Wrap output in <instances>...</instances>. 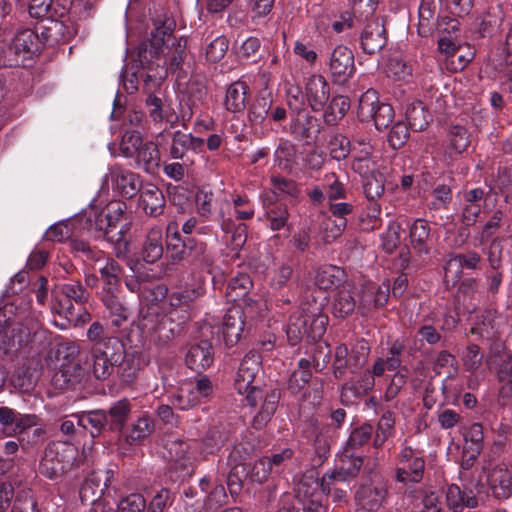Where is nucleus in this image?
I'll return each mask as SVG.
<instances>
[{
  "label": "nucleus",
  "mask_w": 512,
  "mask_h": 512,
  "mask_svg": "<svg viewBox=\"0 0 512 512\" xmlns=\"http://www.w3.org/2000/svg\"><path fill=\"white\" fill-rule=\"evenodd\" d=\"M34 31H36L38 34L42 49L45 46H53L59 42H62L65 38V26L63 22L58 21L53 17L44 19L43 21L37 23Z\"/></svg>",
  "instance_id": "a19ab883"
},
{
  "label": "nucleus",
  "mask_w": 512,
  "mask_h": 512,
  "mask_svg": "<svg viewBox=\"0 0 512 512\" xmlns=\"http://www.w3.org/2000/svg\"><path fill=\"white\" fill-rule=\"evenodd\" d=\"M385 175L372 171L363 179V192L368 201H378L385 191Z\"/></svg>",
  "instance_id": "338daca9"
},
{
  "label": "nucleus",
  "mask_w": 512,
  "mask_h": 512,
  "mask_svg": "<svg viewBox=\"0 0 512 512\" xmlns=\"http://www.w3.org/2000/svg\"><path fill=\"white\" fill-rule=\"evenodd\" d=\"M163 237L159 227H153L147 233L142 246L141 256L148 264H154L163 256Z\"/></svg>",
  "instance_id": "09e8293b"
},
{
  "label": "nucleus",
  "mask_w": 512,
  "mask_h": 512,
  "mask_svg": "<svg viewBox=\"0 0 512 512\" xmlns=\"http://www.w3.org/2000/svg\"><path fill=\"white\" fill-rule=\"evenodd\" d=\"M312 362L307 358H300L297 367L289 375L285 389L293 396L305 398L308 392V384L312 380Z\"/></svg>",
  "instance_id": "c85d7f7f"
},
{
  "label": "nucleus",
  "mask_w": 512,
  "mask_h": 512,
  "mask_svg": "<svg viewBox=\"0 0 512 512\" xmlns=\"http://www.w3.org/2000/svg\"><path fill=\"white\" fill-rule=\"evenodd\" d=\"M297 147L287 139H281L274 151V165L283 171H292L296 165Z\"/></svg>",
  "instance_id": "4d7b16f0"
},
{
  "label": "nucleus",
  "mask_w": 512,
  "mask_h": 512,
  "mask_svg": "<svg viewBox=\"0 0 512 512\" xmlns=\"http://www.w3.org/2000/svg\"><path fill=\"white\" fill-rule=\"evenodd\" d=\"M214 391L213 383L207 375H199L194 380L184 379L177 391L169 399L176 409L186 411L208 399Z\"/></svg>",
  "instance_id": "f8f14e48"
},
{
  "label": "nucleus",
  "mask_w": 512,
  "mask_h": 512,
  "mask_svg": "<svg viewBox=\"0 0 512 512\" xmlns=\"http://www.w3.org/2000/svg\"><path fill=\"white\" fill-rule=\"evenodd\" d=\"M176 22L167 13L157 15L153 19V28L149 37L141 42L137 48V61L142 67L153 70L154 65L158 68L164 66L168 74H176L177 79L187 76V39L177 38L174 35Z\"/></svg>",
  "instance_id": "f257e3e1"
},
{
  "label": "nucleus",
  "mask_w": 512,
  "mask_h": 512,
  "mask_svg": "<svg viewBox=\"0 0 512 512\" xmlns=\"http://www.w3.org/2000/svg\"><path fill=\"white\" fill-rule=\"evenodd\" d=\"M176 494L169 488L162 487L148 495L146 512H167L174 504Z\"/></svg>",
  "instance_id": "052dcab7"
},
{
  "label": "nucleus",
  "mask_w": 512,
  "mask_h": 512,
  "mask_svg": "<svg viewBox=\"0 0 512 512\" xmlns=\"http://www.w3.org/2000/svg\"><path fill=\"white\" fill-rule=\"evenodd\" d=\"M242 312L237 309L228 310L221 327L223 341L227 347H233L238 343L244 330Z\"/></svg>",
  "instance_id": "4c0bfd02"
},
{
  "label": "nucleus",
  "mask_w": 512,
  "mask_h": 512,
  "mask_svg": "<svg viewBox=\"0 0 512 512\" xmlns=\"http://www.w3.org/2000/svg\"><path fill=\"white\" fill-rule=\"evenodd\" d=\"M144 103L149 117L155 124L165 122L169 129L175 128L176 111L164 99V94L148 95Z\"/></svg>",
  "instance_id": "c756f323"
},
{
  "label": "nucleus",
  "mask_w": 512,
  "mask_h": 512,
  "mask_svg": "<svg viewBox=\"0 0 512 512\" xmlns=\"http://www.w3.org/2000/svg\"><path fill=\"white\" fill-rule=\"evenodd\" d=\"M133 404L128 398H121L110 403L106 409H92L72 414L77 424L93 439L107 440L117 438L127 427L132 414Z\"/></svg>",
  "instance_id": "7ed1b4c3"
},
{
  "label": "nucleus",
  "mask_w": 512,
  "mask_h": 512,
  "mask_svg": "<svg viewBox=\"0 0 512 512\" xmlns=\"http://www.w3.org/2000/svg\"><path fill=\"white\" fill-rule=\"evenodd\" d=\"M488 484L498 500H507L512 495V477L508 469H493L488 475Z\"/></svg>",
  "instance_id": "de8ad7c7"
},
{
  "label": "nucleus",
  "mask_w": 512,
  "mask_h": 512,
  "mask_svg": "<svg viewBox=\"0 0 512 512\" xmlns=\"http://www.w3.org/2000/svg\"><path fill=\"white\" fill-rule=\"evenodd\" d=\"M260 198L266 226L272 231L283 229L289 231L291 225L289 224L290 213L287 204L279 201L275 192H263Z\"/></svg>",
  "instance_id": "f3484780"
},
{
  "label": "nucleus",
  "mask_w": 512,
  "mask_h": 512,
  "mask_svg": "<svg viewBox=\"0 0 512 512\" xmlns=\"http://www.w3.org/2000/svg\"><path fill=\"white\" fill-rule=\"evenodd\" d=\"M109 177L113 189L126 199H131L139 192L141 193L144 187L138 174L118 166L110 169Z\"/></svg>",
  "instance_id": "5701e85b"
},
{
  "label": "nucleus",
  "mask_w": 512,
  "mask_h": 512,
  "mask_svg": "<svg viewBox=\"0 0 512 512\" xmlns=\"http://www.w3.org/2000/svg\"><path fill=\"white\" fill-rule=\"evenodd\" d=\"M262 357L257 351L251 350L241 360L235 379L234 388L238 394H246L248 405L256 406L263 393L259 386L253 385L261 370Z\"/></svg>",
  "instance_id": "9b49d317"
},
{
  "label": "nucleus",
  "mask_w": 512,
  "mask_h": 512,
  "mask_svg": "<svg viewBox=\"0 0 512 512\" xmlns=\"http://www.w3.org/2000/svg\"><path fill=\"white\" fill-rule=\"evenodd\" d=\"M155 429L153 417L144 412L138 416L130 427L122 430L121 434H117V439L123 443L133 446L140 444L145 438L149 437Z\"/></svg>",
  "instance_id": "7c9ffc66"
},
{
  "label": "nucleus",
  "mask_w": 512,
  "mask_h": 512,
  "mask_svg": "<svg viewBox=\"0 0 512 512\" xmlns=\"http://www.w3.org/2000/svg\"><path fill=\"white\" fill-rule=\"evenodd\" d=\"M388 490L384 486L362 485L355 493V500L365 510L376 512L386 501Z\"/></svg>",
  "instance_id": "58836bf2"
},
{
  "label": "nucleus",
  "mask_w": 512,
  "mask_h": 512,
  "mask_svg": "<svg viewBox=\"0 0 512 512\" xmlns=\"http://www.w3.org/2000/svg\"><path fill=\"white\" fill-rule=\"evenodd\" d=\"M305 98L313 112H321L330 99V85L322 75H312L305 85Z\"/></svg>",
  "instance_id": "a878e982"
},
{
  "label": "nucleus",
  "mask_w": 512,
  "mask_h": 512,
  "mask_svg": "<svg viewBox=\"0 0 512 512\" xmlns=\"http://www.w3.org/2000/svg\"><path fill=\"white\" fill-rule=\"evenodd\" d=\"M251 88L247 82L237 80L231 83L225 93L224 107L233 114H242L250 100Z\"/></svg>",
  "instance_id": "2f4dec72"
},
{
  "label": "nucleus",
  "mask_w": 512,
  "mask_h": 512,
  "mask_svg": "<svg viewBox=\"0 0 512 512\" xmlns=\"http://www.w3.org/2000/svg\"><path fill=\"white\" fill-rule=\"evenodd\" d=\"M167 457L171 461L170 470H180L182 476L189 475V466L186 463V455L189 451V445L182 440L170 441L165 446Z\"/></svg>",
  "instance_id": "864d4df0"
},
{
  "label": "nucleus",
  "mask_w": 512,
  "mask_h": 512,
  "mask_svg": "<svg viewBox=\"0 0 512 512\" xmlns=\"http://www.w3.org/2000/svg\"><path fill=\"white\" fill-rule=\"evenodd\" d=\"M273 98L270 93H259L251 101L249 100L247 110V124L250 128H256L268 118L272 108Z\"/></svg>",
  "instance_id": "72a5a7b5"
},
{
  "label": "nucleus",
  "mask_w": 512,
  "mask_h": 512,
  "mask_svg": "<svg viewBox=\"0 0 512 512\" xmlns=\"http://www.w3.org/2000/svg\"><path fill=\"white\" fill-rule=\"evenodd\" d=\"M409 242L413 254L423 262L430 259L434 246L432 227L424 218L415 219L409 226Z\"/></svg>",
  "instance_id": "6ab92c4d"
},
{
  "label": "nucleus",
  "mask_w": 512,
  "mask_h": 512,
  "mask_svg": "<svg viewBox=\"0 0 512 512\" xmlns=\"http://www.w3.org/2000/svg\"><path fill=\"white\" fill-rule=\"evenodd\" d=\"M425 463L424 457L416 458L411 462L398 463L395 468V481L404 485L420 483L424 477Z\"/></svg>",
  "instance_id": "37998d69"
},
{
  "label": "nucleus",
  "mask_w": 512,
  "mask_h": 512,
  "mask_svg": "<svg viewBox=\"0 0 512 512\" xmlns=\"http://www.w3.org/2000/svg\"><path fill=\"white\" fill-rule=\"evenodd\" d=\"M166 200L162 190L154 184H147L140 193L139 207L146 215L157 217L163 214Z\"/></svg>",
  "instance_id": "473e14b6"
},
{
  "label": "nucleus",
  "mask_w": 512,
  "mask_h": 512,
  "mask_svg": "<svg viewBox=\"0 0 512 512\" xmlns=\"http://www.w3.org/2000/svg\"><path fill=\"white\" fill-rule=\"evenodd\" d=\"M253 282L247 273L238 272L230 277L226 285V298L230 302L243 301L245 305H250L252 299L248 296Z\"/></svg>",
  "instance_id": "f704fd0d"
},
{
  "label": "nucleus",
  "mask_w": 512,
  "mask_h": 512,
  "mask_svg": "<svg viewBox=\"0 0 512 512\" xmlns=\"http://www.w3.org/2000/svg\"><path fill=\"white\" fill-rule=\"evenodd\" d=\"M41 41L34 29L19 30L10 43L0 50V64L5 67H25L42 51Z\"/></svg>",
  "instance_id": "1a4fd4ad"
},
{
  "label": "nucleus",
  "mask_w": 512,
  "mask_h": 512,
  "mask_svg": "<svg viewBox=\"0 0 512 512\" xmlns=\"http://www.w3.org/2000/svg\"><path fill=\"white\" fill-rule=\"evenodd\" d=\"M350 109V99L347 96L335 95L326 104L323 111L324 123L328 126L337 125Z\"/></svg>",
  "instance_id": "603ef678"
},
{
  "label": "nucleus",
  "mask_w": 512,
  "mask_h": 512,
  "mask_svg": "<svg viewBox=\"0 0 512 512\" xmlns=\"http://www.w3.org/2000/svg\"><path fill=\"white\" fill-rule=\"evenodd\" d=\"M388 34L380 18L364 23L360 32V47L364 53L372 55L380 52L387 44Z\"/></svg>",
  "instance_id": "aec40b11"
},
{
  "label": "nucleus",
  "mask_w": 512,
  "mask_h": 512,
  "mask_svg": "<svg viewBox=\"0 0 512 512\" xmlns=\"http://www.w3.org/2000/svg\"><path fill=\"white\" fill-rule=\"evenodd\" d=\"M72 253L83 262H100L105 260L99 268L100 289L98 294L121 292L122 266L112 257H105V252L92 246L88 241L73 238L69 242Z\"/></svg>",
  "instance_id": "423d86ee"
},
{
  "label": "nucleus",
  "mask_w": 512,
  "mask_h": 512,
  "mask_svg": "<svg viewBox=\"0 0 512 512\" xmlns=\"http://www.w3.org/2000/svg\"><path fill=\"white\" fill-rule=\"evenodd\" d=\"M329 432L328 428H322L315 436L313 442L314 453L311 458V465L314 468L321 467L330 456L335 437Z\"/></svg>",
  "instance_id": "8fccbe9b"
},
{
  "label": "nucleus",
  "mask_w": 512,
  "mask_h": 512,
  "mask_svg": "<svg viewBox=\"0 0 512 512\" xmlns=\"http://www.w3.org/2000/svg\"><path fill=\"white\" fill-rule=\"evenodd\" d=\"M256 450L257 445L255 443V438L252 436H245L233 445V448L227 458L228 463L245 465L244 461L253 456L256 453Z\"/></svg>",
  "instance_id": "e2e57ef3"
},
{
  "label": "nucleus",
  "mask_w": 512,
  "mask_h": 512,
  "mask_svg": "<svg viewBox=\"0 0 512 512\" xmlns=\"http://www.w3.org/2000/svg\"><path fill=\"white\" fill-rule=\"evenodd\" d=\"M161 149L158 141L145 142L134 154L138 166L143 167L145 171L150 172L159 165Z\"/></svg>",
  "instance_id": "bf43d9fd"
},
{
  "label": "nucleus",
  "mask_w": 512,
  "mask_h": 512,
  "mask_svg": "<svg viewBox=\"0 0 512 512\" xmlns=\"http://www.w3.org/2000/svg\"><path fill=\"white\" fill-rule=\"evenodd\" d=\"M38 471L50 481H58L70 472L74 477H84L88 473V465L84 453L69 440L49 443L40 460Z\"/></svg>",
  "instance_id": "20e7f679"
},
{
  "label": "nucleus",
  "mask_w": 512,
  "mask_h": 512,
  "mask_svg": "<svg viewBox=\"0 0 512 512\" xmlns=\"http://www.w3.org/2000/svg\"><path fill=\"white\" fill-rule=\"evenodd\" d=\"M498 393L503 399L512 396V357L502 360L497 367Z\"/></svg>",
  "instance_id": "774afa93"
},
{
  "label": "nucleus",
  "mask_w": 512,
  "mask_h": 512,
  "mask_svg": "<svg viewBox=\"0 0 512 512\" xmlns=\"http://www.w3.org/2000/svg\"><path fill=\"white\" fill-rule=\"evenodd\" d=\"M323 126L321 119L305 111L292 116L289 124L291 136L303 142L306 146H314L318 143Z\"/></svg>",
  "instance_id": "dca6fc26"
},
{
  "label": "nucleus",
  "mask_w": 512,
  "mask_h": 512,
  "mask_svg": "<svg viewBox=\"0 0 512 512\" xmlns=\"http://www.w3.org/2000/svg\"><path fill=\"white\" fill-rule=\"evenodd\" d=\"M357 116L360 121L373 120L377 130L386 129L393 121L395 113L391 104L381 102L375 89H368L359 98Z\"/></svg>",
  "instance_id": "4468645a"
},
{
  "label": "nucleus",
  "mask_w": 512,
  "mask_h": 512,
  "mask_svg": "<svg viewBox=\"0 0 512 512\" xmlns=\"http://www.w3.org/2000/svg\"><path fill=\"white\" fill-rule=\"evenodd\" d=\"M77 221L79 227L95 240H105L114 245L117 258L126 256L130 245L126 235L130 231L131 222L128 220L125 202L111 201L104 208L90 205L81 211Z\"/></svg>",
  "instance_id": "f03ea898"
},
{
  "label": "nucleus",
  "mask_w": 512,
  "mask_h": 512,
  "mask_svg": "<svg viewBox=\"0 0 512 512\" xmlns=\"http://www.w3.org/2000/svg\"><path fill=\"white\" fill-rule=\"evenodd\" d=\"M395 433V414L389 410L385 411L374 429L373 448L381 449L388 439L394 437Z\"/></svg>",
  "instance_id": "6e6d98bb"
},
{
  "label": "nucleus",
  "mask_w": 512,
  "mask_h": 512,
  "mask_svg": "<svg viewBox=\"0 0 512 512\" xmlns=\"http://www.w3.org/2000/svg\"><path fill=\"white\" fill-rule=\"evenodd\" d=\"M369 354V342L364 338L357 339L349 349L348 361L350 362V372L357 373L360 371L367 363Z\"/></svg>",
  "instance_id": "0e129e2a"
},
{
  "label": "nucleus",
  "mask_w": 512,
  "mask_h": 512,
  "mask_svg": "<svg viewBox=\"0 0 512 512\" xmlns=\"http://www.w3.org/2000/svg\"><path fill=\"white\" fill-rule=\"evenodd\" d=\"M214 347L209 340L190 344L185 353L186 366L201 375L214 362Z\"/></svg>",
  "instance_id": "4be33fe9"
},
{
  "label": "nucleus",
  "mask_w": 512,
  "mask_h": 512,
  "mask_svg": "<svg viewBox=\"0 0 512 512\" xmlns=\"http://www.w3.org/2000/svg\"><path fill=\"white\" fill-rule=\"evenodd\" d=\"M345 276V271L342 268L335 265H324L316 272L315 284L321 290L338 289L345 281Z\"/></svg>",
  "instance_id": "3c124183"
},
{
  "label": "nucleus",
  "mask_w": 512,
  "mask_h": 512,
  "mask_svg": "<svg viewBox=\"0 0 512 512\" xmlns=\"http://www.w3.org/2000/svg\"><path fill=\"white\" fill-rule=\"evenodd\" d=\"M490 192L483 187H466L458 192L460 224L476 225L487 206Z\"/></svg>",
  "instance_id": "2eb2a0df"
},
{
  "label": "nucleus",
  "mask_w": 512,
  "mask_h": 512,
  "mask_svg": "<svg viewBox=\"0 0 512 512\" xmlns=\"http://www.w3.org/2000/svg\"><path fill=\"white\" fill-rule=\"evenodd\" d=\"M38 421L36 414H22L8 406H0V425L9 436L26 434Z\"/></svg>",
  "instance_id": "412c9836"
},
{
  "label": "nucleus",
  "mask_w": 512,
  "mask_h": 512,
  "mask_svg": "<svg viewBox=\"0 0 512 512\" xmlns=\"http://www.w3.org/2000/svg\"><path fill=\"white\" fill-rule=\"evenodd\" d=\"M123 359V342L108 340V346H91L89 367L96 379L105 380L116 371L117 364Z\"/></svg>",
  "instance_id": "ddd939ff"
},
{
  "label": "nucleus",
  "mask_w": 512,
  "mask_h": 512,
  "mask_svg": "<svg viewBox=\"0 0 512 512\" xmlns=\"http://www.w3.org/2000/svg\"><path fill=\"white\" fill-rule=\"evenodd\" d=\"M444 493L446 506L452 512H463L466 508L475 509L479 505V500L471 488L449 484Z\"/></svg>",
  "instance_id": "cd10ccee"
},
{
  "label": "nucleus",
  "mask_w": 512,
  "mask_h": 512,
  "mask_svg": "<svg viewBox=\"0 0 512 512\" xmlns=\"http://www.w3.org/2000/svg\"><path fill=\"white\" fill-rule=\"evenodd\" d=\"M83 371L79 363H65L54 374L53 380L61 388H68L80 381Z\"/></svg>",
  "instance_id": "69168bd1"
},
{
  "label": "nucleus",
  "mask_w": 512,
  "mask_h": 512,
  "mask_svg": "<svg viewBox=\"0 0 512 512\" xmlns=\"http://www.w3.org/2000/svg\"><path fill=\"white\" fill-rule=\"evenodd\" d=\"M279 389H272L265 395L264 401L258 413L253 417L251 426L255 430H262L271 421L280 401Z\"/></svg>",
  "instance_id": "c03bdc74"
},
{
  "label": "nucleus",
  "mask_w": 512,
  "mask_h": 512,
  "mask_svg": "<svg viewBox=\"0 0 512 512\" xmlns=\"http://www.w3.org/2000/svg\"><path fill=\"white\" fill-rule=\"evenodd\" d=\"M166 248L170 258L179 262L185 260L187 236H182L176 222H170L166 228Z\"/></svg>",
  "instance_id": "49530a36"
},
{
  "label": "nucleus",
  "mask_w": 512,
  "mask_h": 512,
  "mask_svg": "<svg viewBox=\"0 0 512 512\" xmlns=\"http://www.w3.org/2000/svg\"><path fill=\"white\" fill-rule=\"evenodd\" d=\"M356 292L350 285H343L338 288L332 298V313L336 318L344 319L356 309Z\"/></svg>",
  "instance_id": "ea45409f"
},
{
  "label": "nucleus",
  "mask_w": 512,
  "mask_h": 512,
  "mask_svg": "<svg viewBox=\"0 0 512 512\" xmlns=\"http://www.w3.org/2000/svg\"><path fill=\"white\" fill-rule=\"evenodd\" d=\"M189 319L187 309L170 308L165 314L148 312L140 320V326L147 332L155 333L160 342L167 344L185 332Z\"/></svg>",
  "instance_id": "6e6552de"
},
{
  "label": "nucleus",
  "mask_w": 512,
  "mask_h": 512,
  "mask_svg": "<svg viewBox=\"0 0 512 512\" xmlns=\"http://www.w3.org/2000/svg\"><path fill=\"white\" fill-rule=\"evenodd\" d=\"M65 280L56 285L52 295L54 298V311L66 319H73L76 315L77 306H83L88 302L90 293L80 278H67L61 275Z\"/></svg>",
  "instance_id": "9d476101"
},
{
  "label": "nucleus",
  "mask_w": 512,
  "mask_h": 512,
  "mask_svg": "<svg viewBox=\"0 0 512 512\" xmlns=\"http://www.w3.org/2000/svg\"><path fill=\"white\" fill-rule=\"evenodd\" d=\"M454 178L435 180L431 183V189L426 197V208L430 212H438L449 209L453 201Z\"/></svg>",
  "instance_id": "b1692460"
},
{
  "label": "nucleus",
  "mask_w": 512,
  "mask_h": 512,
  "mask_svg": "<svg viewBox=\"0 0 512 512\" xmlns=\"http://www.w3.org/2000/svg\"><path fill=\"white\" fill-rule=\"evenodd\" d=\"M134 62L137 63V66L145 69V67H142L140 63L137 61V57L134 59ZM145 73H141L140 77L143 79V92L145 94V97L148 95H158V94H164L161 86L164 82V79L167 75V73L164 71V66H161L158 68L156 65H154L153 70H150L146 68Z\"/></svg>",
  "instance_id": "5fc2aeb1"
},
{
  "label": "nucleus",
  "mask_w": 512,
  "mask_h": 512,
  "mask_svg": "<svg viewBox=\"0 0 512 512\" xmlns=\"http://www.w3.org/2000/svg\"><path fill=\"white\" fill-rule=\"evenodd\" d=\"M228 474L223 473L220 478L226 479L227 488L230 496L233 500H237L240 496L243 487L244 480L248 477L247 469L245 465L231 464Z\"/></svg>",
  "instance_id": "680f3d73"
},
{
  "label": "nucleus",
  "mask_w": 512,
  "mask_h": 512,
  "mask_svg": "<svg viewBox=\"0 0 512 512\" xmlns=\"http://www.w3.org/2000/svg\"><path fill=\"white\" fill-rule=\"evenodd\" d=\"M206 293L204 282L200 279L194 280L191 283H186L184 286L172 291L168 296V303L170 308L173 309H187L189 312L192 304L203 297Z\"/></svg>",
  "instance_id": "bb28decb"
},
{
  "label": "nucleus",
  "mask_w": 512,
  "mask_h": 512,
  "mask_svg": "<svg viewBox=\"0 0 512 512\" xmlns=\"http://www.w3.org/2000/svg\"><path fill=\"white\" fill-rule=\"evenodd\" d=\"M231 431L223 424H215L208 428L204 436L198 441L197 451L206 459L209 455L217 454L229 441Z\"/></svg>",
  "instance_id": "393cba45"
},
{
  "label": "nucleus",
  "mask_w": 512,
  "mask_h": 512,
  "mask_svg": "<svg viewBox=\"0 0 512 512\" xmlns=\"http://www.w3.org/2000/svg\"><path fill=\"white\" fill-rule=\"evenodd\" d=\"M185 260L199 267H208L213 258L207 244L196 236H187V249Z\"/></svg>",
  "instance_id": "a18cd8bd"
},
{
  "label": "nucleus",
  "mask_w": 512,
  "mask_h": 512,
  "mask_svg": "<svg viewBox=\"0 0 512 512\" xmlns=\"http://www.w3.org/2000/svg\"><path fill=\"white\" fill-rule=\"evenodd\" d=\"M120 293L121 292L98 294V298L108 311L111 323L115 327H120L127 321L130 315L129 308L121 301Z\"/></svg>",
  "instance_id": "79ce46f5"
},
{
  "label": "nucleus",
  "mask_w": 512,
  "mask_h": 512,
  "mask_svg": "<svg viewBox=\"0 0 512 512\" xmlns=\"http://www.w3.org/2000/svg\"><path fill=\"white\" fill-rule=\"evenodd\" d=\"M328 67L335 84L347 83L356 71L353 52L347 46H336L329 55Z\"/></svg>",
  "instance_id": "a211bd4d"
},
{
  "label": "nucleus",
  "mask_w": 512,
  "mask_h": 512,
  "mask_svg": "<svg viewBox=\"0 0 512 512\" xmlns=\"http://www.w3.org/2000/svg\"><path fill=\"white\" fill-rule=\"evenodd\" d=\"M161 153L164 157L183 162L194 163V156L204 149L205 140L194 136L192 133H185L181 130L171 131L166 128L157 137Z\"/></svg>",
  "instance_id": "0eeeda50"
},
{
  "label": "nucleus",
  "mask_w": 512,
  "mask_h": 512,
  "mask_svg": "<svg viewBox=\"0 0 512 512\" xmlns=\"http://www.w3.org/2000/svg\"><path fill=\"white\" fill-rule=\"evenodd\" d=\"M452 262H456L459 265L460 271H458L454 277L449 280L448 277V268L445 267V275L444 282L447 287H454L458 281L460 280L461 271L466 270H479L481 268L482 257L480 253L475 250H467L464 253L453 254L450 257L447 265H450Z\"/></svg>",
  "instance_id": "e433bc0d"
},
{
  "label": "nucleus",
  "mask_w": 512,
  "mask_h": 512,
  "mask_svg": "<svg viewBox=\"0 0 512 512\" xmlns=\"http://www.w3.org/2000/svg\"><path fill=\"white\" fill-rule=\"evenodd\" d=\"M374 427L370 423L362 425L351 430L344 446V456L352 457V454H360L359 452L369 444L373 445Z\"/></svg>",
  "instance_id": "c9c22d12"
},
{
  "label": "nucleus",
  "mask_w": 512,
  "mask_h": 512,
  "mask_svg": "<svg viewBox=\"0 0 512 512\" xmlns=\"http://www.w3.org/2000/svg\"><path fill=\"white\" fill-rule=\"evenodd\" d=\"M405 118L413 131H423L429 124L431 116L421 101L409 103L406 107Z\"/></svg>",
  "instance_id": "13d9d810"
},
{
  "label": "nucleus",
  "mask_w": 512,
  "mask_h": 512,
  "mask_svg": "<svg viewBox=\"0 0 512 512\" xmlns=\"http://www.w3.org/2000/svg\"><path fill=\"white\" fill-rule=\"evenodd\" d=\"M328 316L323 313L320 305L302 303L298 310L290 315L286 325L288 343L296 346L304 338L311 341L320 340L327 329Z\"/></svg>",
  "instance_id": "39448f33"
}]
</instances>
